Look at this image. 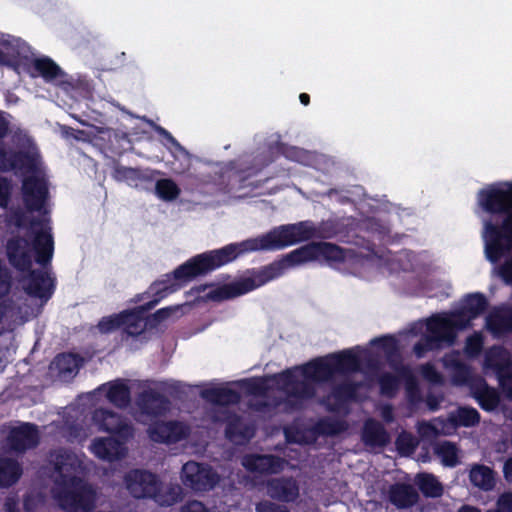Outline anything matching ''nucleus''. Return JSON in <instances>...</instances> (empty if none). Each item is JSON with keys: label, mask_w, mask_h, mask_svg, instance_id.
<instances>
[{"label": "nucleus", "mask_w": 512, "mask_h": 512, "mask_svg": "<svg viewBox=\"0 0 512 512\" xmlns=\"http://www.w3.org/2000/svg\"><path fill=\"white\" fill-rule=\"evenodd\" d=\"M307 240H310V222L303 221L281 225L258 237L197 254L166 274L163 280L156 281L150 286L152 300L133 309L102 317L97 327L104 334L122 328L128 336H139L145 331L144 313L195 278L205 276L246 253L282 250Z\"/></svg>", "instance_id": "1"}, {"label": "nucleus", "mask_w": 512, "mask_h": 512, "mask_svg": "<svg viewBox=\"0 0 512 512\" xmlns=\"http://www.w3.org/2000/svg\"><path fill=\"white\" fill-rule=\"evenodd\" d=\"M345 259V249L336 244L329 242H310L289 252L280 260L273 261L260 269L253 268L247 270L246 276L211 290L207 294V297L213 301L233 299L279 278L289 267L314 260H323L329 265H334L343 263Z\"/></svg>", "instance_id": "2"}, {"label": "nucleus", "mask_w": 512, "mask_h": 512, "mask_svg": "<svg viewBox=\"0 0 512 512\" xmlns=\"http://www.w3.org/2000/svg\"><path fill=\"white\" fill-rule=\"evenodd\" d=\"M360 367V359L350 350L320 357L293 369H286L275 377L288 398L309 400L316 390L312 382H327L335 374L354 372Z\"/></svg>", "instance_id": "3"}, {"label": "nucleus", "mask_w": 512, "mask_h": 512, "mask_svg": "<svg viewBox=\"0 0 512 512\" xmlns=\"http://www.w3.org/2000/svg\"><path fill=\"white\" fill-rule=\"evenodd\" d=\"M488 300L481 292L467 294L460 310L446 315L435 314L426 320L425 332L413 346L417 358L446 345H453L457 332L468 328L471 321L488 309Z\"/></svg>", "instance_id": "4"}, {"label": "nucleus", "mask_w": 512, "mask_h": 512, "mask_svg": "<svg viewBox=\"0 0 512 512\" xmlns=\"http://www.w3.org/2000/svg\"><path fill=\"white\" fill-rule=\"evenodd\" d=\"M483 209L491 214H505L501 223H485V253L491 263H497L512 250V182L492 186L479 193Z\"/></svg>", "instance_id": "5"}, {"label": "nucleus", "mask_w": 512, "mask_h": 512, "mask_svg": "<svg viewBox=\"0 0 512 512\" xmlns=\"http://www.w3.org/2000/svg\"><path fill=\"white\" fill-rule=\"evenodd\" d=\"M80 469L81 463L74 454H57L52 493L59 507L65 512H91L95 508L96 491L78 475Z\"/></svg>", "instance_id": "6"}, {"label": "nucleus", "mask_w": 512, "mask_h": 512, "mask_svg": "<svg viewBox=\"0 0 512 512\" xmlns=\"http://www.w3.org/2000/svg\"><path fill=\"white\" fill-rule=\"evenodd\" d=\"M124 482L136 499H152L162 507H170L182 500L183 490L178 484L164 485L158 475L145 469H132Z\"/></svg>", "instance_id": "7"}, {"label": "nucleus", "mask_w": 512, "mask_h": 512, "mask_svg": "<svg viewBox=\"0 0 512 512\" xmlns=\"http://www.w3.org/2000/svg\"><path fill=\"white\" fill-rule=\"evenodd\" d=\"M181 480L186 487L196 492H206L218 484L220 477L210 465L188 461L182 467Z\"/></svg>", "instance_id": "8"}, {"label": "nucleus", "mask_w": 512, "mask_h": 512, "mask_svg": "<svg viewBox=\"0 0 512 512\" xmlns=\"http://www.w3.org/2000/svg\"><path fill=\"white\" fill-rule=\"evenodd\" d=\"M92 421L98 430L111 434L112 437L129 441L134 436V429L121 415L106 408H97L92 414Z\"/></svg>", "instance_id": "9"}, {"label": "nucleus", "mask_w": 512, "mask_h": 512, "mask_svg": "<svg viewBox=\"0 0 512 512\" xmlns=\"http://www.w3.org/2000/svg\"><path fill=\"white\" fill-rule=\"evenodd\" d=\"M23 202L28 211H41L48 198V185L44 178L27 176L22 182Z\"/></svg>", "instance_id": "10"}, {"label": "nucleus", "mask_w": 512, "mask_h": 512, "mask_svg": "<svg viewBox=\"0 0 512 512\" xmlns=\"http://www.w3.org/2000/svg\"><path fill=\"white\" fill-rule=\"evenodd\" d=\"M148 434L154 442L174 444L188 437L189 427L176 420L160 421L148 428Z\"/></svg>", "instance_id": "11"}, {"label": "nucleus", "mask_w": 512, "mask_h": 512, "mask_svg": "<svg viewBox=\"0 0 512 512\" xmlns=\"http://www.w3.org/2000/svg\"><path fill=\"white\" fill-rule=\"evenodd\" d=\"M128 441L117 437H97L90 445V451L100 460L113 462L126 457Z\"/></svg>", "instance_id": "12"}, {"label": "nucleus", "mask_w": 512, "mask_h": 512, "mask_svg": "<svg viewBox=\"0 0 512 512\" xmlns=\"http://www.w3.org/2000/svg\"><path fill=\"white\" fill-rule=\"evenodd\" d=\"M27 276V283L24 291L33 298H38L43 302H47L53 295L55 290V280L41 269L30 268Z\"/></svg>", "instance_id": "13"}, {"label": "nucleus", "mask_w": 512, "mask_h": 512, "mask_svg": "<svg viewBox=\"0 0 512 512\" xmlns=\"http://www.w3.org/2000/svg\"><path fill=\"white\" fill-rule=\"evenodd\" d=\"M286 461L273 454H247L242 459L243 467L261 475L278 474L285 468Z\"/></svg>", "instance_id": "14"}, {"label": "nucleus", "mask_w": 512, "mask_h": 512, "mask_svg": "<svg viewBox=\"0 0 512 512\" xmlns=\"http://www.w3.org/2000/svg\"><path fill=\"white\" fill-rule=\"evenodd\" d=\"M35 169L36 159L31 153L24 150H6L0 143V172H34Z\"/></svg>", "instance_id": "15"}, {"label": "nucleus", "mask_w": 512, "mask_h": 512, "mask_svg": "<svg viewBox=\"0 0 512 512\" xmlns=\"http://www.w3.org/2000/svg\"><path fill=\"white\" fill-rule=\"evenodd\" d=\"M6 254L10 265L16 270L25 272L32 267L30 243L24 237L10 238L6 244Z\"/></svg>", "instance_id": "16"}, {"label": "nucleus", "mask_w": 512, "mask_h": 512, "mask_svg": "<svg viewBox=\"0 0 512 512\" xmlns=\"http://www.w3.org/2000/svg\"><path fill=\"white\" fill-rule=\"evenodd\" d=\"M7 440L12 451L24 453L39 444V431L35 424L23 423L10 431Z\"/></svg>", "instance_id": "17"}, {"label": "nucleus", "mask_w": 512, "mask_h": 512, "mask_svg": "<svg viewBox=\"0 0 512 512\" xmlns=\"http://www.w3.org/2000/svg\"><path fill=\"white\" fill-rule=\"evenodd\" d=\"M266 489L269 497L283 503L294 502L299 497V485L292 476L271 478Z\"/></svg>", "instance_id": "18"}, {"label": "nucleus", "mask_w": 512, "mask_h": 512, "mask_svg": "<svg viewBox=\"0 0 512 512\" xmlns=\"http://www.w3.org/2000/svg\"><path fill=\"white\" fill-rule=\"evenodd\" d=\"M255 436V428L244 422L241 416L230 413L226 418L225 437L228 441L243 445Z\"/></svg>", "instance_id": "19"}, {"label": "nucleus", "mask_w": 512, "mask_h": 512, "mask_svg": "<svg viewBox=\"0 0 512 512\" xmlns=\"http://www.w3.org/2000/svg\"><path fill=\"white\" fill-rule=\"evenodd\" d=\"M272 161V159L262 161L256 157L251 162H241L237 167H232L229 170V182L231 185L237 186V188H245L249 185L247 181L250 178L256 176L265 166H267Z\"/></svg>", "instance_id": "20"}, {"label": "nucleus", "mask_w": 512, "mask_h": 512, "mask_svg": "<svg viewBox=\"0 0 512 512\" xmlns=\"http://www.w3.org/2000/svg\"><path fill=\"white\" fill-rule=\"evenodd\" d=\"M472 397L477 401L480 408L491 412L500 404V395L497 390L488 385L484 378H477L470 384Z\"/></svg>", "instance_id": "21"}, {"label": "nucleus", "mask_w": 512, "mask_h": 512, "mask_svg": "<svg viewBox=\"0 0 512 512\" xmlns=\"http://www.w3.org/2000/svg\"><path fill=\"white\" fill-rule=\"evenodd\" d=\"M138 406L143 414L157 417L169 410L170 401L155 390H145L139 395Z\"/></svg>", "instance_id": "22"}, {"label": "nucleus", "mask_w": 512, "mask_h": 512, "mask_svg": "<svg viewBox=\"0 0 512 512\" xmlns=\"http://www.w3.org/2000/svg\"><path fill=\"white\" fill-rule=\"evenodd\" d=\"M33 249L36 263L42 267L50 265L54 253V240L49 230L41 229L35 232Z\"/></svg>", "instance_id": "23"}, {"label": "nucleus", "mask_w": 512, "mask_h": 512, "mask_svg": "<svg viewBox=\"0 0 512 512\" xmlns=\"http://www.w3.org/2000/svg\"><path fill=\"white\" fill-rule=\"evenodd\" d=\"M484 368L494 371L496 377L512 370V360L508 351L501 345H493L485 352Z\"/></svg>", "instance_id": "24"}, {"label": "nucleus", "mask_w": 512, "mask_h": 512, "mask_svg": "<svg viewBox=\"0 0 512 512\" xmlns=\"http://www.w3.org/2000/svg\"><path fill=\"white\" fill-rule=\"evenodd\" d=\"M362 440L367 446L385 447L390 442V435L381 422L370 418L364 423Z\"/></svg>", "instance_id": "25"}, {"label": "nucleus", "mask_w": 512, "mask_h": 512, "mask_svg": "<svg viewBox=\"0 0 512 512\" xmlns=\"http://www.w3.org/2000/svg\"><path fill=\"white\" fill-rule=\"evenodd\" d=\"M469 481L482 491H491L496 486V472L489 466L475 463L470 466Z\"/></svg>", "instance_id": "26"}, {"label": "nucleus", "mask_w": 512, "mask_h": 512, "mask_svg": "<svg viewBox=\"0 0 512 512\" xmlns=\"http://www.w3.org/2000/svg\"><path fill=\"white\" fill-rule=\"evenodd\" d=\"M389 500L397 508H410L418 502L419 495L413 486L396 483L389 489Z\"/></svg>", "instance_id": "27"}, {"label": "nucleus", "mask_w": 512, "mask_h": 512, "mask_svg": "<svg viewBox=\"0 0 512 512\" xmlns=\"http://www.w3.org/2000/svg\"><path fill=\"white\" fill-rule=\"evenodd\" d=\"M201 396L206 401L219 406H228L238 404L240 393L228 387H212L201 392Z\"/></svg>", "instance_id": "28"}, {"label": "nucleus", "mask_w": 512, "mask_h": 512, "mask_svg": "<svg viewBox=\"0 0 512 512\" xmlns=\"http://www.w3.org/2000/svg\"><path fill=\"white\" fill-rule=\"evenodd\" d=\"M393 369L405 381L406 399L409 404L417 405L422 402V394L416 377L406 365L394 366Z\"/></svg>", "instance_id": "29"}, {"label": "nucleus", "mask_w": 512, "mask_h": 512, "mask_svg": "<svg viewBox=\"0 0 512 512\" xmlns=\"http://www.w3.org/2000/svg\"><path fill=\"white\" fill-rule=\"evenodd\" d=\"M100 133L103 134L101 138L106 140L104 150L110 153L111 157L121 156L127 150L126 145L130 144L127 134L123 132L106 129Z\"/></svg>", "instance_id": "30"}, {"label": "nucleus", "mask_w": 512, "mask_h": 512, "mask_svg": "<svg viewBox=\"0 0 512 512\" xmlns=\"http://www.w3.org/2000/svg\"><path fill=\"white\" fill-rule=\"evenodd\" d=\"M359 384L353 381H344L335 385L332 389V397L335 400L334 404L328 406L329 411H338L339 408L356 398Z\"/></svg>", "instance_id": "31"}, {"label": "nucleus", "mask_w": 512, "mask_h": 512, "mask_svg": "<svg viewBox=\"0 0 512 512\" xmlns=\"http://www.w3.org/2000/svg\"><path fill=\"white\" fill-rule=\"evenodd\" d=\"M22 472V467L16 459L0 458V487L8 488L14 485Z\"/></svg>", "instance_id": "32"}, {"label": "nucleus", "mask_w": 512, "mask_h": 512, "mask_svg": "<svg viewBox=\"0 0 512 512\" xmlns=\"http://www.w3.org/2000/svg\"><path fill=\"white\" fill-rule=\"evenodd\" d=\"M32 67L37 75L49 82L63 75V71L51 58L43 56L35 58Z\"/></svg>", "instance_id": "33"}, {"label": "nucleus", "mask_w": 512, "mask_h": 512, "mask_svg": "<svg viewBox=\"0 0 512 512\" xmlns=\"http://www.w3.org/2000/svg\"><path fill=\"white\" fill-rule=\"evenodd\" d=\"M416 484L426 498H438L443 494V486L433 474L419 473L416 476Z\"/></svg>", "instance_id": "34"}, {"label": "nucleus", "mask_w": 512, "mask_h": 512, "mask_svg": "<svg viewBox=\"0 0 512 512\" xmlns=\"http://www.w3.org/2000/svg\"><path fill=\"white\" fill-rule=\"evenodd\" d=\"M486 328L493 334H500L512 330V316L495 310L486 317Z\"/></svg>", "instance_id": "35"}, {"label": "nucleus", "mask_w": 512, "mask_h": 512, "mask_svg": "<svg viewBox=\"0 0 512 512\" xmlns=\"http://www.w3.org/2000/svg\"><path fill=\"white\" fill-rule=\"evenodd\" d=\"M106 397L114 406L126 408L131 402L130 388L122 382L112 383L109 386Z\"/></svg>", "instance_id": "36"}, {"label": "nucleus", "mask_w": 512, "mask_h": 512, "mask_svg": "<svg viewBox=\"0 0 512 512\" xmlns=\"http://www.w3.org/2000/svg\"><path fill=\"white\" fill-rule=\"evenodd\" d=\"M115 177L118 180H124L130 185L138 186L140 183L151 181L152 178L147 171L139 168L117 166L115 167Z\"/></svg>", "instance_id": "37"}, {"label": "nucleus", "mask_w": 512, "mask_h": 512, "mask_svg": "<svg viewBox=\"0 0 512 512\" xmlns=\"http://www.w3.org/2000/svg\"><path fill=\"white\" fill-rule=\"evenodd\" d=\"M480 414L473 407H459L449 420L456 427H473L480 422Z\"/></svg>", "instance_id": "38"}, {"label": "nucleus", "mask_w": 512, "mask_h": 512, "mask_svg": "<svg viewBox=\"0 0 512 512\" xmlns=\"http://www.w3.org/2000/svg\"><path fill=\"white\" fill-rule=\"evenodd\" d=\"M401 380L403 379L398 373L394 375L390 372H383L377 379L380 394L389 399L394 398L400 388Z\"/></svg>", "instance_id": "39"}, {"label": "nucleus", "mask_w": 512, "mask_h": 512, "mask_svg": "<svg viewBox=\"0 0 512 512\" xmlns=\"http://www.w3.org/2000/svg\"><path fill=\"white\" fill-rule=\"evenodd\" d=\"M347 429L344 420L322 418L314 426V431L322 436H337Z\"/></svg>", "instance_id": "40"}, {"label": "nucleus", "mask_w": 512, "mask_h": 512, "mask_svg": "<svg viewBox=\"0 0 512 512\" xmlns=\"http://www.w3.org/2000/svg\"><path fill=\"white\" fill-rule=\"evenodd\" d=\"M371 343L384 351L385 355L390 360V365L392 368H393V365L394 366L402 365L400 360L398 361V364L393 363V360H392L393 357L399 358L398 342L394 336L385 335V336L377 337V338L373 339L371 341Z\"/></svg>", "instance_id": "41"}, {"label": "nucleus", "mask_w": 512, "mask_h": 512, "mask_svg": "<svg viewBox=\"0 0 512 512\" xmlns=\"http://www.w3.org/2000/svg\"><path fill=\"white\" fill-rule=\"evenodd\" d=\"M435 453L440 457L442 464L446 467H455L459 463L458 449L450 441H444L435 448Z\"/></svg>", "instance_id": "42"}, {"label": "nucleus", "mask_w": 512, "mask_h": 512, "mask_svg": "<svg viewBox=\"0 0 512 512\" xmlns=\"http://www.w3.org/2000/svg\"><path fill=\"white\" fill-rule=\"evenodd\" d=\"M157 196L164 201H173L180 195V188L172 179H160L155 184Z\"/></svg>", "instance_id": "43"}, {"label": "nucleus", "mask_w": 512, "mask_h": 512, "mask_svg": "<svg viewBox=\"0 0 512 512\" xmlns=\"http://www.w3.org/2000/svg\"><path fill=\"white\" fill-rule=\"evenodd\" d=\"M241 384L248 395L265 396L269 391L268 379L265 377L244 379Z\"/></svg>", "instance_id": "44"}, {"label": "nucleus", "mask_w": 512, "mask_h": 512, "mask_svg": "<svg viewBox=\"0 0 512 512\" xmlns=\"http://www.w3.org/2000/svg\"><path fill=\"white\" fill-rule=\"evenodd\" d=\"M178 308H179L178 306L164 307V308L158 309L156 312H154L153 314H151L149 316H146L147 312H145L144 313L145 328L147 326H150V327L158 326L165 320L169 319L178 310Z\"/></svg>", "instance_id": "45"}, {"label": "nucleus", "mask_w": 512, "mask_h": 512, "mask_svg": "<svg viewBox=\"0 0 512 512\" xmlns=\"http://www.w3.org/2000/svg\"><path fill=\"white\" fill-rule=\"evenodd\" d=\"M396 448L401 455H410L416 448L414 438L409 433H402L396 439Z\"/></svg>", "instance_id": "46"}, {"label": "nucleus", "mask_w": 512, "mask_h": 512, "mask_svg": "<svg viewBox=\"0 0 512 512\" xmlns=\"http://www.w3.org/2000/svg\"><path fill=\"white\" fill-rule=\"evenodd\" d=\"M483 337L480 333L470 335L466 340V352L471 356L480 354L483 349Z\"/></svg>", "instance_id": "47"}, {"label": "nucleus", "mask_w": 512, "mask_h": 512, "mask_svg": "<svg viewBox=\"0 0 512 512\" xmlns=\"http://www.w3.org/2000/svg\"><path fill=\"white\" fill-rule=\"evenodd\" d=\"M12 193L11 181L6 177H0V207L6 208L10 202Z\"/></svg>", "instance_id": "48"}, {"label": "nucleus", "mask_w": 512, "mask_h": 512, "mask_svg": "<svg viewBox=\"0 0 512 512\" xmlns=\"http://www.w3.org/2000/svg\"><path fill=\"white\" fill-rule=\"evenodd\" d=\"M497 380L506 398L512 400V370L499 374Z\"/></svg>", "instance_id": "49"}, {"label": "nucleus", "mask_w": 512, "mask_h": 512, "mask_svg": "<svg viewBox=\"0 0 512 512\" xmlns=\"http://www.w3.org/2000/svg\"><path fill=\"white\" fill-rule=\"evenodd\" d=\"M275 150L278 154L284 155L286 158L291 160H297L302 151L296 147H288L284 143H277Z\"/></svg>", "instance_id": "50"}, {"label": "nucleus", "mask_w": 512, "mask_h": 512, "mask_svg": "<svg viewBox=\"0 0 512 512\" xmlns=\"http://www.w3.org/2000/svg\"><path fill=\"white\" fill-rule=\"evenodd\" d=\"M495 510L499 512H512V492H504L498 497Z\"/></svg>", "instance_id": "51"}, {"label": "nucleus", "mask_w": 512, "mask_h": 512, "mask_svg": "<svg viewBox=\"0 0 512 512\" xmlns=\"http://www.w3.org/2000/svg\"><path fill=\"white\" fill-rule=\"evenodd\" d=\"M256 512H290L286 506L271 501H262L256 505Z\"/></svg>", "instance_id": "52"}, {"label": "nucleus", "mask_w": 512, "mask_h": 512, "mask_svg": "<svg viewBox=\"0 0 512 512\" xmlns=\"http://www.w3.org/2000/svg\"><path fill=\"white\" fill-rule=\"evenodd\" d=\"M420 372L423 378L431 382H437L440 378V374L437 369L430 362L421 365Z\"/></svg>", "instance_id": "53"}, {"label": "nucleus", "mask_w": 512, "mask_h": 512, "mask_svg": "<svg viewBox=\"0 0 512 512\" xmlns=\"http://www.w3.org/2000/svg\"><path fill=\"white\" fill-rule=\"evenodd\" d=\"M498 273L506 284L512 285V256L499 267Z\"/></svg>", "instance_id": "54"}, {"label": "nucleus", "mask_w": 512, "mask_h": 512, "mask_svg": "<svg viewBox=\"0 0 512 512\" xmlns=\"http://www.w3.org/2000/svg\"><path fill=\"white\" fill-rule=\"evenodd\" d=\"M181 512H210V510L202 502L193 500L186 503Z\"/></svg>", "instance_id": "55"}, {"label": "nucleus", "mask_w": 512, "mask_h": 512, "mask_svg": "<svg viewBox=\"0 0 512 512\" xmlns=\"http://www.w3.org/2000/svg\"><path fill=\"white\" fill-rule=\"evenodd\" d=\"M469 376V367L465 364H461L457 367L454 378L456 382L463 384L468 381Z\"/></svg>", "instance_id": "56"}, {"label": "nucleus", "mask_w": 512, "mask_h": 512, "mask_svg": "<svg viewBox=\"0 0 512 512\" xmlns=\"http://www.w3.org/2000/svg\"><path fill=\"white\" fill-rule=\"evenodd\" d=\"M62 133L66 138H73L75 140H82L86 136L85 131L74 129L70 126H63Z\"/></svg>", "instance_id": "57"}, {"label": "nucleus", "mask_w": 512, "mask_h": 512, "mask_svg": "<svg viewBox=\"0 0 512 512\" xmlns=\"http://www.w3.org/2000/svg\"><path fill=\"white\" fill-rule=\"evenodd\" d=\"M10 289V276L4 268L0 273V297L5 296Z\"/></svg>", "instance_id": "58"}, {"label": "nucleus", "mask_w": 512, "mask_h": 512, "mask_svg": "<svg viewBox=\"0 0 512 512\" xmlns=\"http://www.w3.org/2000/svg\"><path fill=\"white\" fill-rule=\"evenodd\" d=\"M10 132V123L6 119L4 112L0 110V140L8 136Z\"/></svg>", "instance_id": "59"}, {"label": "nucleus", "mask_w": 512, "mask_h": 512, "mask_svg": "<svg viewBox=\"0 0 512 512\" xmlns=\"http://www.w3.org/2000/svg\"><path fill=\"white\" fill-rule=\"evenodd\" d=\"M503 475L508 483H512V457H509L503 466Z\"/></svg>", "instance_id": "60"}, {"label": "nucleus", "mask_w": 512, "mask_h": 512, "mask_svg": "<svg viewBox=\"0 0 512 512\" xmlns=\"http://www.w3.org/2000/svg\"><path fill=\"white\" fill-rule=\"evenodd\" d=\"M5 512H19L18 503L14 498L8 497L4 504Z\"/></svg>", "instance_id": "61"}, {"label": "nucleus", "mask_w": 512, "mask_h": 512, "mask_svg": "<svg viewBox=\"0 0 512 512\" xmlns=\"http://www.w3.org/2000/svg\"><path fill=\"white\" fill-rule=\"evenodd\" d=\"M160 132L161 134H163L165 136V138L173 145L175 146L176 148H178L179 150H184V148L180 145V143L171 135V133H169L167 130H165L164 128H160Z\"/></svg>", "instance_id": "62"}, {"label": "nucleus", "mask_w": 512, "mask_h": 512, "mask_svg": "<svg viewBox=\"0 0 512 512\" xmlns=\"http://www.w3.org/2000/svg\"><path fill=\"white\" fill-rule=\"evenodd\" d=\"M382 417L385 422L390 423L394 420L393 410L391 406H386L382 411Z\"/></svg>", "instance_id": "63"}, {"label": "nucleus", "mask_w": 512, "mask_h": 512, "mask_svg": "<svg viewBox=\"0 0 512 512\" xmlns=\"http://www.w3.org/2000/svg\"><path fill=\"white\" fill-rule=\"evenodd\" d=\"M457 512H481V510L478 507L465 504L462 505Z\"/></svg>", "instance_id": "64"}]
</instances>
